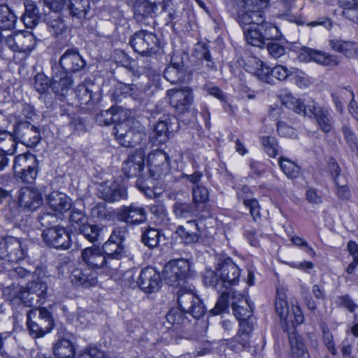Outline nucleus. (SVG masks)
I'll list each match as a JSON object with an SVG mask.
<instances>
[{"instance_id":"f257e3e1","label":"nucleus","mask_w":358,"mask_h":358,"mask_svg":"<svg viewBox=\"0 0 358 358\" xmlns=\"http://www.w3.org/2000/svg\"><path fill=\"white\" fill-rule=\"evenodd\" d=\"M268 0H241L236 12V20L241 26L246 42L263 48L266 41L278 40L280 33L273 24L266 22L265 9Z\"/></svg>"},{"instance_id":"f03ea898","label":"nucleus","mask_w":358,"mask_h":358,"mask_svg":"<svg viewBox=\"0 0 358 358\" xmlns=\"http://www.w3.org/2000/svg\"><path fill=\"white\" fill-rule=\"evenodd\" d=\"M113 133L120 144L126 148L134 147L145 138L144 127L134 117L116 124Z\"/></svg>"},{"instance_id":"7ed1b4c3","label":"nucleus","mask_w":358,"mask_h":358,"mask_svg":"<svg viewBox=\"0 0 358 358\" xmlns=\"http://www.w3.org/2000/svg\"><path fill=\"white\" fill-rule=\"evenodd\" d=\"M128 235L129 229L127 226H115L113 228L109 238L102 245V250L110 268L113 261H120L127 257L125 242Z\"/></svg>"},{"instance_id":"20e7f679","label":"nucleus","mask_w":358,"mask_h":358,"mask_svg":"<svg viewBox=\"0 0 358 358\" xmlns=\"http://www.w3.org/2000/svg\"><path fill=\"white\" fill-rule=\"evenodd\" d=\"M13 169L17 180L23 183L31 184L40 171L39 160L29 152L18 155L14 159Z\"/></svg>"},{"instance_id":"39448f33","label":"nucleus","mask_w":358,"mask_h":358,"mask_svg":"<svg viewBox=\"0 0 358 358\" xmlns=\"http://www.w3.org/2000/svg\"><path fill=\"white\" fill-rule=\"evenodd\" d=\"M27 329L34 338L44 336L54 327L52 315L45 308L31 309L27 312Z\"/></svg>"},{"instance_id":"423d86ee","label":"nucleus","mask_w":358,"mask_h":358,"mask_svg":"<svg viewBox=\"0 0 358 358\" xmlns=\"http://www.w3.org/2000/svg\"><path fill=\"white\" fill-rule=\"evenodd\" d=\"M192 264L188 259L171 260L164 267L162 275L166 283L179 286L192 275Z\"/></svg>"},{"instance_id":"0eeeda50","label":"nucleus","mask_w":358,"mask_h":358,"mask_svg":"<svg viewBox=\"0 0 358 358\" xmlns=\"http://www.w3.org/2000/svg\"><path fill=\"white\" fill-rule=\"evenodd\" d=\"M178 307L187 312L194 319H199L206 313V308L202 300L194 289L180 287L177 293Z\"/></svg>"},{"instance_id":"6e6552de","label":"nucleus","mask_w":358,"mask_h":358,"mask_svg":"<svg viewBox=\"0 0 358 358\" xmlns=\"http://www.w3.org/2000/svg\"><path fill=\"white\" fill-rule=\"evenodd\" d=\"M129 44L136 52L150 56L158 51L159 40L155 34L141 30L131 36Z\"/></svg>"},{"instance_id":"1a4fd4ad","label":"nucleus","mask_w":358,"mask_h":358,"mask_svg":"<svg viewBox=\"0 0 358 358\" xmlns=\"http://www.w3.org/2000/svg\"><path fill=\"white\" fill-rule=\"evenodd\" d=\"M27 250L21 241L13 236H7L0 243V260L1 262L17 263L25 258Z\"/></svg>"},{"instance_id":"9d476101","label":"nucleus","mask_w":358,"mask_h":358,"mask_svg":"<svg viewBox=\"0 0 358 358\" xmlns=\"http://www.w3.org/2000/svg\"><path fill=\"white\" fill-rule=\"evenodd\" d=\"M36 39L31 32L18 31L9 33L6 39V46L14 52L28 56L36 48Z\"/></svg>"},{"instance_id":"9b49d317","label":"nucleus","mask_w":358,"mask_h":358,"mask_svg":"<svg viewBox=\"0 0 358 358\" xmlns=\"http://www.w3.org/2000/svg\"><path fill=\"white\" fill-rule=\"evenodd\" d=\"M14 129L17 143L27 147L34 148L41 140L40 127L28 121L18 122L14 125Z\"/></svg>"},{"instance_id":"f8f14e48","label":"nucleus","mask_w":358,"mask_h":358,"mask_svg":"<svg viewBox=\"0 0 358 358\" xmlns=\"http://www.w3.org/2000/svg\"><path fill=\"white\" fill-rule=\"evenodd\" d=\"M292 103L294 112L303 114L305 116L314 117L324 132L327 133L331 130L332 126L329 122V117L322 108L316 106L315 103L313 105H305L301 100L295 99Z\"/></svg>"},{"instance_id":"ddd939ff","label":"nucleus","mask_w":358,"mask_h":358,"mask_svg":"<svg viewBox=\"0 0 358 358\" xmlns=\"http://www.w3.org/2000/svg\"><path fill=\"white\" fill-rule=\"evenodd\" d=\"M45 243L56 249L67 250L71 245L70 234L66 229L60 225L54 228L45 229L42 233Z\"/></svg>"},{"instance_id":"4468645a","label":"nucleus","mask_w":358,"mask_h":358,"mask_svg":"<svg viewBox=\"0 0 358 358\" xmlns=\"http://www.w3.org/2000/svg\"><path fill=\"white\" fill-rule=\"evenodd\" d=\"M166 328L177 333L189 331L192 326V322L195 320L181 308H172L166 315Z\"/></svg>"},{"instance_id":"2eb2a0df","label":"nucleus","mask_w":358,"mask_h":358,"mask_svg":"<svg viewBox=\"0 0 358 358\" xmlns=\"http://www.w3.org/2000/svg\"><path fill=\"white\" fill-rule=\"evenodd\" d=\"M166 96L169 104L179 113L188 111L194 101L192 90L188 87L169 90Z\"/></svg>"},{"instance_id":"dca6fc26","label":"nucleus","mask_w":358,"mask_h":358,"mask_svg":"<svg viewBox=\"0 0 358 358\" xmlns=\"http://www.w3.org/2000/svg\"><path fill=\"white\" fill-rule=\"evenodd\" d=\"M116 217L127 225L136 226L147 221V213L143 207L132 203L129 206H121L116 213Z\"/></svg>"},{"instance_id":"f3484780","label":"nucleus","mask_w":358,"mask_h":358,"mask_svg":"<svg viewBox=\"0 0 358 358\" xmlns=\"http://www.w3.org/2000/svg\"><path fill=\"white\" fill-rule=\"evenodd\" d=\"M217 271L222 280L224 289L236 285L239 281L241 270L230 257L220 258L217 262Z\"/></svg>"},{"instance_id":"a211bd4d","label":"nucleus","mask_w":358,"mask_h":358,"mask_svg":"<svg viewBox=\"0 0 358 358\" xmlns=\"http://www.w3.org/2000/svg\"><path fill=\"white\" fill-rule=\"evenodd\" d=\"M96 194L99 198L108 203L126 200L128 197L127 188L117 182L101 183L97 189Z\"/></svg>"},{"instance_id":"6ab92c4d","label":"nucleus","mask_w":358,"mask_h":358,"mask_svg":"<svg viewBox=\"0 0 358 358\" xmlns=\"http://www.w3.org/2000/svg\"><path fill=\"white\" fill-rule=\"evenodd\" d=\"M149 173L154 178H160L170 171L169 157L166 152L156 150L148 156Z\"/></svg>"},{"instance_id":"aec40b11","label":"nucleus","mask_w":358,"mask_h":358,"mask_svg":"<svg viewBox=\"0 0 358 358\" xmlns=\"http://www.w3.org/2000/svg\"><path fill=\"white\" fill-rule=\"evenodd\" d=\"M161 282L160 273L152 266L143 268L137 281L139 287L146 293H153L157 291Z\"/></svg>"},{"instance_id":"412c9836","label":"nucleus","mask_w":358,"mask_h":358,"mask_svg":"<svg viewBox=\"0 0 358 358\" xmlns=\"http://www.w3.org/2000/svg\"><path fill=\"white\" fill-rule=\"evenodd\" d=\"M145 167V154L141 150L129 155L123 162L122 171L127 178H139L143 174Z\"/></svg>"},{"instance_id":"4be33fe9","label":"nucleus","mask_w":358,"mask_h":358,"mask_svg":"<svg viewBox=\"0 0 358 358\" xmlns=\"http://www.w3.org/2000/svg\"><path fill=\"white\" fill-rule=\"evenodd\" d=\"M195 52L198 59L196 69L199 73L207 75L210 72L217 71V67L207 45L198 43L195 48Z\"/></svg>"},{"instance_id":"5701e85b","label":"nucleus","mask_w":358,"mask_h":358,"mask_svg":"<svg viewBox=\"0 0 358 358\" xmlns=\"http://www.w3.org/2000/svg\"><path fill=\"white\" fill-rule=\"evenodd\" d=\"M73 84L71 76L64 71L56 68L52 76L51 87L56 96L60 100H64L67 93L71 90Z\"/></svg>"},{"instance_id":"b1692460","label":"nucleus","mask_w":358,"mask_h":358,"mask_svg":"<svg viewBox=\"0 0 358 358\" xmlns=\"http://www.w3.org/2000/svg\"><path fill=\"white\" fill-rule=\"evenodd\" d=\"M81 258L91 268H110L101 248L92 246L83 249Z\"/></svg>"},{"instance_id":"393cba45","label":"nucleus","mask_w":358,"mask_h":358,"mask_svg":"<svg viewBox=\"0 0 358 358\" xmlns=\"http://www.w3.org/2000/svg\"><path fill=\"white\" fill-rule=\"evenodd\" d=\"M185 72L182 57L180 55H173L170 64L164 71V77L171 83L176 84L185 80Z\"/></svg>"},{"instance_id":"a878e982","label":"nucleus","mask_w":358,"mask_h":358,"mask_svg":"<svg viewBox=\"0 0 358 358\" xmlns=\"http://www.w3.org/2000/svg\"><path fill=\"white\" fill-rule=\"evenodd\" d=\"M18 202L21 208L34 211L41 206L42 196L38 189L22 187L19 191Z\"/></svg>"},{"instance_id":"bb28decb","label":"nucleus","mask_w":358,"mask_h":358,"mask_svg":"<svg viewBox=\"0 0 358 358\" xmlns=\"http://www.w3.org/2000/svg\"><path fill=\"white\" fill-rule=\"evenodd\" d=\"M59 65L62 71L68 73L81 70L85 66V62L77 49H68L61 56Z\"/></svg>"},{"instance_id":"cd10ccee","label":"nucleus","mask_w":358,"mask_h":358,"mask_svg":"<svg viewBox=\"0 0 358 358\" xmlns=\"http://www.w3.org/2000/svg\"><path fill=\"white\" fill-rule=\"evenodd\" d=\"M231 306L234 315L238 320H245L252 317V308L241 294L231 292Z\"/></svg>"},{"instance_id":"c85d7f7f","label":"nucleus","mask_w":358,"mask_h":358,"mask_svg":"<svg viewBox=\"0 0 358 358\" xmlns=\"http://www.w3.org/2000/svg\"><path fill=\"white\" fill-rule=\"evenodd\" d=\"M270 69L262 61L255 57H250L245 63V70L248 72L269 84L271 83Z\"/></svg>"},{"instance_id":"c756f323","label":"nucleus","mask_w":358,"mask_h":358,"mask_svg":"<svg viewBox=\"0 0 358 358\" xmlns=\"http://www.w3.org/2000/svg\"><path fill=\"white\" fill-rule=\"evenodd\" d=\"M176 234L186 245L196 243L200 238L198 224L195 220L187 221L185 225L178 226Z\"/></svg>"},{"instance_id":"7c9ffc66","label":"nucleus","mask_w":358,"mask_h":358,"mask_svg":"<svg viewBox=\"0 0 358 358\" xmlns=\"http://www.w3.org/2000/svg\"><path fill=\"white\" fill-rule=\"evenodd\" d=\"M71 282L76 286L90 287L97 282L96 274L90 268H76L70 275Z\"/></svg>"},{"instance_id":"2f4dec72","label":"nucleus","mask_w":358,"mask_h":358,"mask_svg":"<svg viewBox=\"0 0 358 358\" xmlns=\"http://www.w3.org/2000/svg\"><path fill=\"white\" fill-rule=\"evenodd\" d=\"M48 203L57 215H61L71 208V199L62 192H54L49 194Z\"/></svg>"},{"instance_id":"473e14b6","label":"nucleus","mask_w":358,"mask_h":358,"mask_svg":"<svg viewBox=\"0 0 358 358\" xmlns=\"http://www.w3.org/2000/svg\"><path fill=\"white\" fill-rule=\"evenodd\" d=\"M298 58L301 62L314 61L322 65H329L333 62V56L323 51L308 47L301 48Z\"/></svg>"},{"instance_id":"72a5a7b5","label":"nucleus","mask_w":358,"mask_h":358,"mask_svg":"<svg viewBox=\"0 0 358 358\" xmlns=\"http://www.w3.org/2000/svg\"><path fill=\"white\" fill-rule=\"evenodd\" d=\"M171 120L170 116L163 115L155 124L153 138L159 143H164L169 138V134L174 130Z\"/></svg>"},{"instance_id":"f704fd0d","label":"nucleus","mask_w":358,"mask_h":358,"mask_svg":"<svg viewBox=\"0 0 358 358\" xmlns=\"http://www.w3.org/2000/svg\"><path fill=\"white\" fill-rule=\"evenodd\" d=\"M25 10L22 16V21L27 28L34 27L41 18L40 10L36 3L31 0H25L24 3Z\"/></svg>"},{"instance_id":"c9c22d12","label":"nucleus","mask_w":358,"mask_h":358,"mask_svg":"<svg viewBox=\"0 0 358 358\" xmlns=\"http://www.w3.org/2000/svg\"><path fill=\"white\" fill-rule=\"evenodd\" d=\"M53 354L57 358H75L73 343L68 338H59L53 346Z\"/></svg>"},{"instance_id":"e433bc0d","label":"nucleus","mask_w":358,"mask_h":358,"mask_svg":"<svg viewBox=\"0 0 358 358\" xmlns=\"http://www.w3.org/2000/svg\"><path fill=\"white\" fill-rule=\"evenodd\" d=\"M162 13L164 12L156 5H152L145 1L136 5L134 8V17L138 22L143 21L146 17L154 18Z\"/></svg>"},{"instance_id":"4c0bfd02","label":"nucleus","mask_w":358,"mask_h":358,"mask_svg":"<svg viewBox=\"0 0 358 358\" xmlns=\"http://www.w3.org/2000/svg\"><path fill=\"white\" fill-rule=\"evenodd\" d=\"M67 8L71 17L85 19L91 9L90 0H69Z\"/></svg>"},{"instance_id":"58836bf2","label":"nucleus","mask_w":358,"mask_h":358,"mask_svg":"<svg viewBox=\"0 0 358 358\" xmlns=\"http://www.w3.org/2000/svg\"><path fill=\"white\" fill-rule=\"evenodd\" d=\"M17 145V141L14 129L13 132L0 129V151L11 156L15 153Z\"/></svg>"},{"instance_id":"ea45409f","label":"nucleus","mask_w":358,"mask_h":358,"mask_svg":"<svg viewBox=\"0 0 358 358\" xmlns=\"http://www.w3.org/2000/svg\"><path fill=\"white\" fill-rule=\"evenodd\" d=\"M173 212L178 218H189L198 215L195 204L182 201H176L173 206Z\"/></svg>"},{"instance_id":"a19ab883","label":"nucleus","mask_w":358,"mask_h":358,"mask_svg":"<svg viewBox=\"0 0 358 358\" xmlns=\"http://www.w3.org/2000/svg\"><path fill=\"white\" fill-rule=\"evenodd\" d=\"M16 21L13 11L6 4H0V29L8 32L15 27Z\"/></svg>"},{"instance_id":"79ce46f5","label":"nucleus","mask_w":358,"mask_h":358,"mask_svg":"<svg viewBox=\"0 0 358 358\" xmlns=\"http://www.w3.org/2000/svg\"><path fill=\"white\" fill-rule=\"evenodd\" d=\"M220 272L217 271V264L215 270L206 268L203 274V282L206 286L211 287L218 292H221L224 288V283L220 278Z\"/></svg>"},{"instance_id":"37998d69","label":"nucleus","mask_w":358,"mask_h":358,"mask_svg":"<svg viewBox=\"0 0 358 358\" xmlns=\"http://www.w3.org/2000/svg\"><path fill=\"white\" fill-rule=\"evenodd\" d=\"M162 234L161 231L152 227H148L142 232L141 241L142 243L150 249L159 246Z\"/></svg>"},{"instance_id":"c03bdc74","label":"nucleus","mask_w":358,"mask_h":358,"mask_svg":"<svg viewBox=\"0 0 358 358\" xmlns=\"http://www.w3.org/2000/svg\"><path fill=\"white\" fill-rule=\"evenodd\" d=\"M158 179L152 178L150 173L148 176L143 173L137 178L136 185L147 197L152 198L155 194L154 192L155 180Z\"/></svg>"},{"instance_id":"a18cd8bd","label":"nucleus","mask_w":358,"mask_h":358,"mask_svg":"<svg viewBox=\"0 0 358 358\" xmlns=\"http://www.w3.org/2000/svg\"><path fill=\"white\" fill-rule=\"evenodd\" d=\"M152 5H156L162 9V11L166 13L170 22L178 17V10L174 3V0H144Z\"/></svg>"},{"instance_id":"49530a36","label":"nucleus","mask_w":358,"mask_h":358,"mask_svg":"<svg viewBox=\"0 0 358 358\" xmlns=\"http://www.w3.org/2000/svg\"><path fill=\"white\" fill-rule=\"evenodd\" d=\"M76 96L80 104H93L99 98L98 93H94L86 85H79L76 88Z\"/></svg>"},{"instance_id":"de8ad7c7","label":"nucleus","mask_w":358,"mask_h":358,"mask_svg":"<svg viewBox=\"0 0 358 358\" xmlns=\"http://www.w3.org/2000/svg\"><path fill=\"white\" fill-rule=\"evenodd\" d=\"M279 166L282 171L289 179L297 178L301 173V168L288 158L281 157L278 159Z\"/></svg>"},{"instance_id":"09e8293b","label":"nucleus","mask_w":358,"mask_h":358,"mask_svg":"<svg viewBox=\"0 0 358 358\" xmlns=\"http://www.w3.org/2000/svg\"><path fill=\"white\" fill-rule=\"evenodd\" d=\"M286 331L289 333V341L292 348L293 356L301 355L303 352H307L302 338L295 331L294 327H292L291 331L287 327L286 328Z\"/></svg>"},{"instance_id":"8fccbe9b","label":"nucleus","mask_w":358,"mask_h":358,"mask_svg":"<svg viewBox=\"0 0 358 358\" xmlns=\"http://www.w3.org/2000/svg\"><path fill=\"white\" fill-rule=\"evenodd\" d=\"M92 216L100 221L113 220L116 215L115 213L106 208L104 203H99L91 210Z\"/></svg>"},{"instance_id":"3c124183","label":"nucleus","mask_w":358,"mask_h":358,"mask_svg":"<svg viewBox=\"0 0 358 358\" xmlns=\"http://www.w3.org/2000/svg\"><path fill=\"white\" fill-rule=\"evenodd\" d=\"M22 287L12 284L3 289V296L6 301L20 303L22 302Z\"/></svg>"},{"instance_id":"603ef678","label":"nucleus","mask_w":358,"mask_h":358,"mask_svg":"<svg viewBox=\"0 0 358 358\" xmlns=\"http://www.w3.org/2000/svg\"><path fill=\"white\" fill-rule=\"evenodd\" d=\"M117 108L111 107L108 110H101L96 115L95 120L101 126H108L116 121Z\"/></svg>"},{"instance_id":"864d4df0","label":"nucleus","mask_w":358,"mask_h":358,"mask_svg":"<svg viewBox=\"0 0 358 358\" xmlns=\"http://www.w3.org/2000/svg\"><path fill=\"white\" fill-rule=\"evenodd\" d=\"M78 231L80 234L83 235L87 241L94 243L99 241L101 229L97 225L90 224L87 222L82 226Z\"/></svg>"},{"instance_id":"5fc2aeb1","label":"nucleus","mask_w":358,"mask_h":358,"mask_svg":"<svg viewBox=\"0 0 358 358\" xmlns=\"http://www.w3.org/2000/svg\"><path fill=\"white\" fill-rule=\"evenodd\" d=\"M209 200V192L203 185H197L192 189V202L197 207L199 204H203Z\"/></svg>"},{"instance_id":"6e6d98bb","label":"nucleus","mask_w":358,"mask_h":358,"mask_svg":"<svg viewBox=\"0 0 358 358\" xmlns=\"http://www.w3.org/2000/svg\"><path fill=\"white\" fill-rule=\"evenodd\" d=\"M221 292L215 307L210 310V313L214 315L224 313L228 308L229 298L231 299V292L224 290Z\"/></svg>"},{"instance_id":"4d7b16f0","label":"nucleus","mask_w":358,"mask_h":358,"mask_svg":"<svg viewBox=\"0 0 358 358\" xmlns=\"http://www.w3.org/2000/svg\"><path fill=\"white\" fill-rule=\"evenodd\" d=\"M69 221L71 225L78 230L82 226L88 222V219L83 210L73 208L71 212Z\"/></svg>"},{"instance_id":"13d9d810","label":"nucleus","mask_w":358,"mask_h":358,"mask_svg":"<svg viewBox=\"0 0 358 358\" xmlns=\"http://www.w3.org/2000/svg\"><path fill=\"white\" fill-rule=\"evenodd\" d=\"M358 44L350 41H337V52L343 54L346 57H355L356 56Z\"/></svg>"},{"instance_id":"bf43d9fd","label":"nucleus","mask_w":358,"mask_h":358,"mask_svg":"<svg viewBox=\"0 0 358 358\" xmlns=\"http://www.w3.org/2000/svg\"><path fill=\"white\" fill-rule=\"evenodd\" d=\"M262 144L265 152L271 157H275L278 153V144L273 136H264Z\"/></svg>"},{"instance_id":"052dcab7","label":"nucleus","mask_w":358,"mask_h":358,"mask_svg":"<svg viewBox=\"0 0 358 358\" xmlns=\"http://www.w3.org/2000/svg\"><path fill=\"white\" fill-rule=\"evenodd\" d=\"M34 89L41 95L48 92L50 87V80L43 73H37L34 80Z\"/></svg>"},{"instance_id":"680f3d73","label":"nucleus","mask_w":358,"mask_h":358,"mask_svg":"<svg viewBox=\"0 0 358 358\" xmlns=\"http://www.w3.org/2000/svg\"><path fill=\"white\" fill-rule=\"evenodd\" d=\"M22 303L29 307L39 306L45 299L46 295H39L37 293L22 292Z\"/></svg>"},{"instance_id":"e2e57ef3","label":"nucleus","mask_w":358,"mask_h":358,"mask_svg":"<svg viewBox=\"0 0 358 358\" xmlns=\"http://www.w3.org/2000/svg\"><path fill=\"white\" fill-rule=\"evenodd\" d=\"M148 208L150 213L159 221L164 222L167 220L168 213L164 204L162 203L155 202V203L150 205Z\"/></svg>"},{"instance_id":"0e129e2a","label":"nucleus","mask_w":358,"mask_h":358,"mask_svg":"<svg viewBox=\"0 0 358 358\" xmlns=\"http://www.w3.org/2000/svg\"><path fill=\"white\" fill-rule=\"evenodd\" d=\"M48 287L42 281L29 282L26 287H23V292L27 293H35L39 295H46Z\"/></svg>"},{"instance_id":"69168bd1","label":"nucleus","mask_w":358,"mask_h":358,"mask_svg":"<svg viewBox=\"0 0 358 358\" xmlns=\"http://www.w3.org/2000/svg\"><path fill=\"white\" fill-rule=\"evenodd\" d=\"M236 350L248 348L250 345V336L238 332L236 336L229 343Z\"/></svg>"},{"instance_id":"338daca9","label":"nucleus","mask_w":358,"mask_h":358,"mask_svg":"<svg viewBox=\"0 0 358 358\" xmlns=\"http://www.w3.org/2000/svg\"><path fill=\"white\" fill-rule=\"evenodd\" d=\"M66 26L60 19L52 20L48 24L49 32L55 38L62 36L66 31Z\"/></svg>"},{"instance_id":"774afa93","label":"nucleus","mask_w":358,"mask_h":358,"mask_svg":"<svg viewBox=\"0 0 358 358\" xmlns=\"http://www.w3.org/2000/svg\"><path fill=\"white\" fill-rule=\"evenodd\" d=\"M8 273V275L10 276L13 279L17 278H27L31 276V271H29L22 266H16V267H10L4 270Z\"/></svg>"}]
</instances>
